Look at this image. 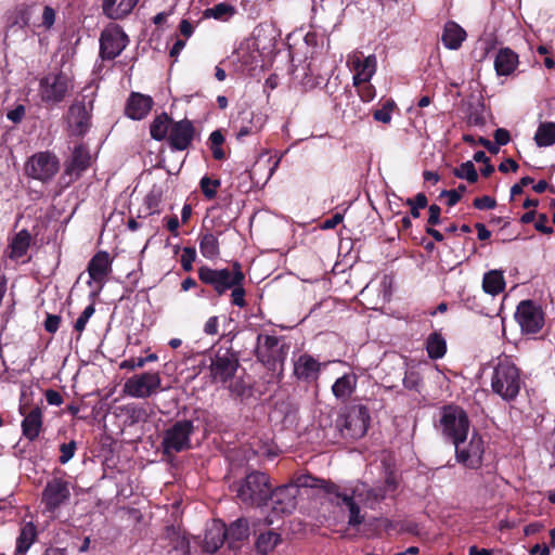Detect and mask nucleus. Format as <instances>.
Here are the masks:
<instances>
[{
  "label": "nucleus",
  "instance_id": "23",
  "mask_svg": "<svg viewBox=\"0 0 555 555\" xmlns=\"http://www.w3.org/2000/svg\"><path fill=\"white\" fill-rule=\"evenodd\" d=\"M153 100L149 95L132 93L127 102L126 114L134 120L144 118L151 111Z\"/></svg>",
  "mask_w": 555,
  "mask_h": 555
},
{
  "label": "nucleus",
  "instance_id": "47",
  "mask_svg": "<svg viewBox=\"0 0 555 555\" xmlns=\"http://www.w3.org/2000/svg\"><path fill=\"white\" fill-rule=\"evenodd\" d=\"M55 10L50 5H46L42 11L41 23L38 26L50 29L55 23Z\"/></svg>",
  "mask_w": 555,
  "mask_h": 555
},
{
  "label": "nucleus",
  "instance_id": "51",
  "mask_svg": "<svg viewBox=\"0 0 555 555\" xmlns=\"http://www.w3.org/2000/svg\"><path fill=\"white\" fill-rule=\"evenodd\" d=\"M391 107L392 103L386 104L383 108L377 109L374 113V118L383 124H388L391 120Z\"/></svg>",
  "mask_w": 555,
  "mask_h": 555
},
{
  "label": "nucleus",
  "instance_id": "42",
  "mask_svg": "<svg viewBox=\"0 0 555 555\" xmlns=\"http://www.w3.org/2000/svg\"><path fill=\"white\" fill-rule=\"evenodd\" d=\"M199 250L205 258H215L219 254V243L217 237L211 233L203 235L199 243Z\"/></svg>",
  "mask_w": 555,
  "mask_h": 555
},
{
  "label": "nucleus",
  "instance_id": "33",
  "mask_svg": "<svg viewBox=\"0 0 555 555\" xmlns=\"http://www.w3.org/2000/svg\"><path fill=\"white\" fill-rule=\"evenodd\" d=\"M170 125H172L171 119L166 113L156 116L150 127L151 137L157 141L164 140L169 135Z\"/></svg>",
  "mask_w": 555,
  "mask_h": 555
},
{
  "label": "nucleus",
  "instance_id": "62",
  "mask_svg": "<svg viewBox=\"0 0 555 555\" xmlns=\"http://www.w3.org/2000/svg\"><path fill=\"white\" fill-rule=\"evenodd\" d=\"M210 146H221L224 142V137L219 130H215L211 132L209 137Z\"/></svg>",
  "mask_w": 555,
  "mask_h": 555
},
{
  "label": "nucleus",
  "instance_id": "56",
  "mask_svg": "<svg viewBox=\"0 0 555 555\" xmlns=\"http://www.w3.org/2000/svg\"><path fill=\"white\" fill-rule=\"evenodd\" d=\"M218 327H219L218 317H211L206 321L205 326H204V332L207 335H217Z\"/></svg>",
  "mask_w": 555,
  "mask_h": 555
},
{
  "label": "nucleus",
  "instance_id": "31",
  "mask_svg": "<svg viewBox=\"0 0 555 555\" xmlns=\"http://www.w3.org/2000/svg\"><path fill=\"white\" fill-rule=\"evenodd\" d=\"M357 387V376L353 373L344 374L332 386V392L336 399L347 400Z\"/></svg>",
  "mask_w": 555,
  "mask_h": 555
},
{
  "label": "nucleus",
  "instance_id": "46",
  "mask_svg": "<svg viewBox=\"0 0 555 555\" xmlns=\"http://www.w3.org/2000/svg\"><path fill=\"white\" fill-rule=\"evenodd\" d=\"M94 311L95 309L93 305H89L88 307L85 308V310L81 312V314L76 320L74 325L77 332L81 333L86 328V325L89 319L94 314Z\"/></svg>",
  "mask_w": 555,
  "mask_h": 555
},
{
  "label": "nucleus",
  "instance_id": "52",
  "mask_svg": "<svg viewBox=\"0 0 555 555\" xmlns=\"http://www.w3.org/2000/svg\"><path fill=\"white\" fill-rule=\"evenodd\" d=\"M61 318L56 314H48L44 321V328L49 333H55L59 330Z\"/></svg>",
  "mask_w": 555,
  "mask_h": 555
},
{
  "label": "nucleus",
  "instance_id": "39",
  "mask_svg": "<svg viewBox=\"0 0 555 555\" xmlns=\"http://www.w3.org/2000/svg\"><path fill=\"white\" fill-rule=\"evenodd\" d=\"M36 539V527L31 522H27L21 530L17 538L16 550L20 553L26 552Z\"/></svg>",
  "mask_w": 555,
  "mask_h": 555
},
{
  "label": "nucleus",
  "instance_id": "53",
  "mask_svg": "<svg viewBox=\"0 0 555 555\" xmlns=\"http://www.w3.org/2000/svg\"><path fill=\"white\" fill-rule=\"evenodd\" d=\"M548 219L547 216L542 214L538 217V220L534 223V228L544 234L553 233V228L547 225Z\"/></svg>",
  "mask_w": 555,
  "mask_h": 555
},
{
  "label": "nucleus",
  "instance_id": "15",
  "mask_svg": "<svg viewBox=\"0 0 555 555\" xmlns=\"http://www.w3.org/2000/svg\"><path fill=\"white\" fill-rule=\"evenodd\" d=\"M238 367V360L230 349H218L211 359L210 374L215 382L225 383L231 379Z\"/></svg>",
  "mask_w": 555,
  "mask_h": 555
},
{
  "label": "nucleus",
  "instance_id": "32",
  "mask_svg": "<svg viewBox=\"0 0 555 555\" xmlns=\"http://www.w3.org/2000/svg\"><path fill=\"white\" fill-rule=\"evenodd\" d=\"M505 288V280L503 271L490 270L483 275L482 289L485 293L496 296L502 293Z\"/></svg>",
  "mask_w": 555,
  "mask_h": 555
},
{
  "label": "nucleus",
  "instance_id": "63",
  "mask_svg": "<svg viewBox=\"0 0 555 555\" xmlns=\"http://www.w3.org/2000/svg\"><path fill=\"white\" fill-rule=\"evenodd\" d=\"M180 33L189 38L193 34V26L188 20H182L179 25Z\"/></svg>",
  "mask_w": 555,
  "mask_h": 555
},
{
  "label": "nucleus",
  "instance_id": "6",
  "mask_svg": "<svg viewBox=\"0 0 555 555\" xmlns=\"http://www.w3.org/2000/svg\"><path fill=\"white\" fill-rule=\"evenodd\" d=\"M288 347L276 336L259 334L257 336L256 357L268 370L282 367Z\"/></svg>",
  "mask_w": 555,
  "mask_h": 555
},
{
  "label": "nucleus",
  "instance_id": "60",
  "mask_svg": "<svg viewBox=\"0 0 555 555\" xmlns=\"http://www.w3.org/2000/svg\"><path fill=\"white\" fill-rule=\"evenodd\" d=\"M427 197L423 193H418L414 199L409 198L406 204L413 205L414 207H417L420 209L425 208L427 206Z\"/></svg>",
  "mask_w": 555,
  "mask_h": 555
},
{
  "label": "nucleus",
  "instance_id": "48",
  "mask_svg": "<svg viewBox=\"0 0 555 555\" xmlns=\"http://www.w3.org/2000/svg\"><path fill=\"white\" fill-rule=\"evenodd\" d=\"M60 451H61V456H60L59 461L61 464H66L74 457V454L76 451V442L70 441L68 443L61 444Z\"/></svg>",
  "mask_w": 555,
  "mask_h": 555
},
{
  "label": "nucleus",
  "instance_id": "10",
  "mask_svg": "<svg viewBox=\"0 0 555 555\" xmlns=\"http://www.w3.org/2000/svg\"><path fill=\"white\" fill-rule=\"evenodd\" d=\"M298 493L299 488L296 485H285L273 490L270 494L273 515L266 517V525L271 526L276 517L291 514L296 508Z\"/></svg>",
  "mask_w": 555,
  "mask_h": 555
},
{
  "label": "nucleus",
  "instance_id": "24",
  "mask_svg": "<svg viewBox=\"0 0 555 555\" xmlns=\"http://www.w3.org/2000/svg\"><path fill=\"white\" fill-rule=\"evenodd\" d=\"M139 0H103L102 10L111 20H120L131 13Z\"/></svg>",
  "mask_w": 555,
  "mask_h": 555
},
{
  "label": "nucleus",
  "instance_id": "1",
  "mask_svg": "<svg viewBox=\"0 0 555 555\" xmlns=\"http://www.w3.org/2000/svg\"><path fill=\"white\" fill-rule=\"evenodd\" d=\"M490 385L493 393L502 400H515L522 386L519 369L509 358H499L493 367Z\"/></svg>",
  "mask_w": 555,
  "mask_h": 555
},
{
  "label": "nucleus",
  "instance_id": "13",
  "mask_svg": "<svg viewBox=\"0 0 555 555\" xmlns=\"http://www.w3.org/2000/svg\"><path fill=\"white\" fill-rule=\"evenodd\" d=\"M128 36L118 25H109L100 37V55L103 60H114L127 47Z\"/></svg>",
  "mask_w": 555,
  "mask_h": 555
},
{
  "label": "nucleus",
  "instance_id": "19",
  "mask_svg": "<svg viewBox=\"0 0 555 555\" xmlns=\"http://www.w3.org/2000/svg\"><path fill=\"white\" fill-rule=\"evenodd\" d=\"M349 63L354 72L353 86L356 87L369 82L376 72L377 62L373 54L361 59L359 54L354 53L349 56Z\"/></svg>",
  "mask_w": 555,
  "mask_h": 555
},
{
  "label": "nucleus",
  "instance_id": "40",
  "mask_svg": "<svg viewBox=\"0 0 555 555\" xmlns=\"http://www.w3.org/2000/svg\"><path fill=\"white\" fill-rule=\"evenodd\" d=\"M280 535L274 531H268L266 533H261L256 542L257 551L266 555L271 552L276 544L279 543Z\"/></svg>",
  "mask_w": 555,
  "mask_h": 555
},
{
  "label": "nucleus",
  "instance_id": "4",
  "mask_svg": "<svg viewBox=\"0 0 555 555\" xmlns=\"http://www.w3.org/2000/svg\"><path fill=\"white\" fill-rule=\"evenodd\" d=\"M369 424V410L362 404L344 408L336 421L341 435L351 439L362 438L367 431Z\"/></svg>",
  "mask_w": 555,
  "mask_h": 555
},
{
  "label": "nucleus",
  "instance_id": "12",
  "mask_svg": "<svg viewBox=\"0 0 555 555\" xmlns=\"http://www.w3.org/2000/svg\"><path fill=\"white\" fill-rule=\"evenodd\" d=\"M453 444L459 463L472 469H477L481 466L485 449L483 440L478 434L474 433L469 441L463 438Z\"/></svg>",
  "mask_w": 555,
  "mask_h": 555
},
{
  "label": "nucleus",
  "instance_id": "49",
  "mask_svg": "<svg viewBox=\"0 0 555 555\" xmlns=\"http://www.w3.org/2000/svg\"><path fill=\"white\" fill-rule=\"evenodd\" d=\"M244 296H245V291H244L242 284H236V285L232 286L231 297H232L233 305H235L237 307H244L246 304Z\"/></svg>",
  "mask_w": 555,
  "mask_h": 555
},
{
  "label": "nucleus",
  "instance_id": "20",
  "mask_svg": "<svg viewBox=\"0 0 555 555\" xmlns=\"http://www.w3.org/2000/svg\"><path fill=\"white\" fill-rule=\"evenodd\" d=\"M194 137V127L188 119L173 122L170 128L168 141L170 146L178 151L186 150Z\"/></svg>",
  "mask_w": 555,
  "mask_h": 555
},
{
  "label": "nucleus",
  "instance_id": "38",
  "mask_svg": "<svg viewBox=\"0 0 555 555\" xmlns=\"http://www.w3.org/2000/svg\"><path fill=\"white\" fill-rule=\"evenodd\" d=\"M396 482L392 478H387L385 487H378V488H369L365 485V491H364V502L366 504H373L376 502H379L386 496L387 490H395Z\"/></svg>",
  "mask_w": 555,
  "mask_h": 555
},
{
  "label": "nucleus",
  "instance_id": "59",
  "mask_svg": "<svg viewBox=\"0 0 555 555\" xmlns=\"http://www.w3.org/2000/svg\"><path fill=\"white\" fill-rule=\"evenodd\" d=\"M429 217H428V223L431 225H436L440 222V207L438 205H430L429 206Z\"/></svg>",
  "mask_w": 555,
  "mask_h": 555
},
{
  "label": "nucleus",
  "instance_id": "55",
  "mask_svg": "<svg viewBox=\"0 0 555 555\" xmlns=\"http://www.w3.org/2000/svg\"><path fill=\"white\" fill-rule=\"evenodd\" d=\"M25 115V107L24 105H17L14 109H11L8 112L7 117L11 121L17 124L20 122Z\"/></svg>",
  "mask_w": 555,
  "mask_h": 555
},
{
  "label": "nucleus",
  "instance_id": "26",
  "mask_svg": "<svg viewBox=\"0 0 555 555\" xmlns=\"http://www.w3.org/2000/svg\"><path fill=\"white\" fill-rule=\"evenodd\" d=\"M249 537V526L245 518H240L227 528V543L231 550H237L241 543Z\"/></svg>",
  "mask_w": 555,
  "mask_h": 555
},
{
  "label": "nucleus",
  "instance_id": "34",
  "mask_svg": "<svg viewBox=\"0 0 555 555\" xmlns=\"http://www.w3.org/2000/svg\"><path fill=\"white\" fill-rule=\"evenodd\" d=\"M534 141L540 147L555 144V122H542L534 134Z\"/></svg>",
  "mask_w": 555,
  "mask_h": 555
},
{
  "label": "nucleus",
  "instance_id": "36",
  "mask_svg": "<svg viewBox=\"0 0 555 555\" xmlns=\"http://www.w3.org/2000/svg\"><path fill=\"white\" fill-rule=\"evenodd\" d=\"M426 350L431 359L442 358L447 351L444 338L438 333L430 334L427 338Z\"/></svg>",
  "mask_w": 555,
  "mask_h": 555
},
{
  "label": "nucleus",
  "instance_id": "61",
  "mask_svg": "<svg viewBox=\"0 0 555 555\" xmlns=\"http://www.w3.org/2000/svg\"><path fill=\"white\" fill-rule=\"evenodd\" d=\"M517 169L518 164L512 158H507L505 162L499 165V170L501 172H507L508 170L516 171Z\"/></svg>",
  "mask_w": 555,
  "mask_h": 555
},
{
  "label": "nucleus",
  "instance_id": "64",
  "mask_svg": "<svg viewBox=\"0 0 555 555\" xmlns=\"http://www.w3.org/2000/svg\"><path fill=\"white\" fill-rule=\"evenodd\" d=\"M479 143L486 147L491 154H498L500 151V147L496 145V143L491 142L490 140L486 138H479Z\"/></svg>",
  "mask_w": 555,
  "mask_h": 555
},
{
  "label": "nucleus",
  "instance_id": "58",
  "mask_svg": "<svg viewBox=\"0 0 555 555\" xmlns=\"http://www.w3.org/2000/svg\"><path fill=\"white\" fill-rule=\"evenodd\" d=\"M440 196L448 197L447 204L450 207L454 206L461 199V193L454 190H444L440 193Z\"/></svg>",
  "mask_w": 555,
  "mask_h": 555
},
{
  "label": "nucleus",
  "instance_id": "35",
  "mask_svg": "<svg viewBox=\"0 0 555 555\" xmlns=\"http://www.w3.org/2000/svg\"><path fill=\"white\" fill-rule=\"evenodd\" d=\"M30 234L26 230L20 231L11 242V258H21L23 257L30 244Z\"/></svg>",
  "mask_w": 555,
  "mask_h": 555
},
{
  "label": "nucleus",
  "instance_id": "16",
  "mask_svg": "<svg viewBox=\"0 0 555 555\" xmlns=\"http://www.w3.org/2000/svg\"><path fill=\"white\" fill-rule=\"evenodd\" d=\"M515 318L521 331L527 334L539 332L544 322L541 309L530 300H524L518 305Z\"/></svg>",
  "mask_w": 555,
  "mask_h": 555
},
{
  "label": "nucleus",
  "instance_id": "14",
  "mask_svg": "<svg viewBox=\"0 0 555 555\" xmlns=\"http://www.w3.org/2000/svg\"><path fill=\"white\" fill-rule=\"evenodd\" d=\"M162 385L158 373L147 372L128 378L124 384V392L133 398H147L156 392Z\"/></svg>",
  "mask_w": 555,
  "mask_h": 555
},
{
  "label": "nucleus",
  "instance_id": "43",
  "mask_svg": "<svg viewBox=\"0 0 555 555\" xmlns=\"http://www.w3.org/2000/svg\"><path fill=\"white\" fill-rule=\"evenodd\" d=\"M453 175L459 179H465L469 183L478 180V173L472 160L461 164L460 167L453 169Z\"/></svg>",
  "mask_w": 555,
  "mask_h": 555
},
{
  "label": "nucleus",
  "instance_id": "57",
  "mask_svg": "<svg viewBox=\"0 0 555 555\" xmlns=\"http://www.w3.org/2000/svg\"><path fill=\"white\" fill-rule=\"evenodd\" d=\"M46 399L47 402L51 405L59 406L63 403V398L60 395V392L53 389H49L46 391Z\"/></svg>",
  "mask_w": 555,
  "mask_h": 555
},
{
  "label": "nucleus",
  "instance_id": "5",
  "mask_svg": "<svg viewBox=\"0 0 555 555\" xmlns=\"http://www.w3.org/2000/svg\"><path fill=\"white\" fill-rule=\"evenodd\" d=\"M439 428L453 443L467 438L469 420L466 412L457 405H444L440 411Z\"/></svg>",
  "mask_w": 555,
  "mask_h": 555
},
{
  "label": "nucleus",
  "instance_id": "25",
  "mask_svg": "<svg viewBox=\"0 0 555 555\" xmlns=\"http://www.w3.org/2000/svg\"><path fill=\"white\" fill-rule=\"evenodd\" d=\"M91 163L89 151L83 145H78L74 149L72 158L66 166V173L78 178Z\"/></svg>",
  "mask_w": 555,
  "mask_h": 555
},
{
  "label": "nucleus",
  "instance_id": "11",
  "mask_svg": "<svg viewBox=\"0 0 555 555\" xmlns=\"http://www.w3.org/2000/svg\"><path fill=\"white\" fill-rule=\"evenodd\" d=\"M59 159L51 152H39L33 155L25 165L28 177L47 182L59 171Z\"/></svg>",
  "mask_w": 555,
  "mask_h": 555
},
{
  "label": "nucleus",
  "instance_id": "3",
  "mask_svg": "<svg viewBox=\"0 0 555 555\" xmlns=\"http://www.w3.org/2000/svg\"><path fill=\"white\" fill-rule=\"evenodd\" d=\"M237 498L246 505H262L271 491L269 477L264 473L253 472L235 488Z\"/></svg>",
  "mask_w": 555,
  "mask_h": 555
},
{
  "label": "nucleus",
  "instance_id": "2",
  "mask_svg": "<svg viewBox=\"0 0 555 555\" xmlns=\"http://www.w3.org/2000/svg\"><path fill=\"white\" fill-rule=\"evenodd\" d=\"M73 78L64 72H51L39 81L38 95L48 106L56 105L70 95Z\"/></svg>",
  "mask_w": 555,
  "mask_h": 555
},
{
  "label": "nucleus",
  "instance_id": "7",
  "mask_svg": "<svg viewBox=\"0 0 555 555\" xmlns=\"http://www.w3.org/2000/svg\"><path fill=\"white\" fill-rule=\"evenodd\" d=\"M193 422L181 420L168 427L163 435L162 448L166 455L183 452L191 448V436L194 433Z\"/></svg>",
  "mask_w": 555,
  "mask_h": 555
},
{
  "label": "nucleus",
  "instance_id": "17",
  "mask_svg": "<svg viewBox=\"0 0 555 555\" xmlns=\"http://www.w3.org/2000/svg\"><path fill=\"white\" fill-rule=\"evenodd\" d=\"M87 271L90 276L88 285L91 286L93 283L98 285L95 292L92 293L93 296H96L103 288L106 276L112 271L109 255L106 251L96 253L89 261Z\"/></svg>",
  "mask_w": 555,
  "mask_h": 555
},
{
  "label": "nucleus",
  "instance_id": "21",
  "mask_svg": "<svg viewBox=\"0 0 555 555\" xmlns=\"http://www.w3.org/2000/svg\"><path fill=\"white\" fill-rule=\"evenodd\" d=\"M68 128L74 135H83L90 128V113L81 102L73 103L67 114Z\"/></svg>",
  "mask_w": 555,
  "mask_h": 555
},
{
  "label": "nucleus",
  "instance_id": "45",
  "mask_svg": "<svg viewBox=\"0 0 555 555\" xmlns=\"http://www.w3.org/2000/svg\"><path fill=\"white\" fill-rule=\"evenodd\" d=\"M196 258V250L194 247H184L181 255V266L184 271L190 272L193 269V262Z\"/></svg>",
  "mask_w": 555,
  "mask_h": 555
},
{
  "label": "nucleus",
  "instance_id": "28",
  "mask_svg": "<svg viewBox=\"0 0 555 555\" xmlns=\"http://www.w3.org/2000/svg\"><path fill=\"white\" fill-rule=\"evenodd\" d=\"M321 364L311 356L302 354L295 363V375L300 379H315Z\"/></svg>",
  "mask_w": 555,
  "mask_h": 555
},
{
  "label": "nucleus",
  "instance_id": "41",
  "mask_svg": "<svg viewBox=\"0 0 555 555\" xmlns=\"http://www.w3.org/2000/svg\"><path fill=\"white\" fill-rule=\"evenodd\" d=\"M124 411L130 425L144 423L150 418V412L144 405L128 404Z\"/></svg>",
  "mask_w": 555,
  "mask_h": 555
},
{
  "label": "nucleus",
  "instance_id": "22",
  "mask_svg": "<svg viewBox=\"0 0 555 555\" xmlns=\"http://www.w3.org/2000/svg\"><path fill=\"white\" fill-rule=\"evenodd\" d=\"M227 528L220 520H215L206 529L203 540V550L207 553H215L227 541Z\"/></svg>",
  "mask_w": 555,
  "mask_h": 555
},
{
  "label": "nucleus",
  "instance_id": "54",
  "mask_svg": "<svg viewBox=\"0 0 555 555\" xmlns=\"http://www.w3.org/2000/svg\"><path fill=\"white\" fill-rule=\"evenodd\" d=\"M494 141L496 145L500 147L501 145H506L509 140L511 135L509 132L504 128H499L494 131Z\"/></svg>",
  "mask_w": 555,
  "mask_h": 555
},
{
  "label": "nucleus",
  "instance_id": "44",
  "mask_svg": "<svg viewBox=\"0 0 555 555\" xmlns=\"http://www.w3.org/2000/svg\"><path fill=\"white\" fill-rule=\"evenodd\" d=\"M219 185V180H211L208 177H203L201 180L202 192L208 199H212L216 196Z\"/></svg>",
  "mask_w": 555,
  "mask_h": 555
},
{
  "label": "nucleus",
  "instance_id": "30",
  "mask_svg": "<svg viewBox=\"0 0 555 555\" xmlns=\"http://www.w3.org/2000/svg\"><path fill=\"white\" fill-rule=\"evenodd\" d=\"M466 38V31L456 23L448 22L444 25L442 34V42L446 48L450 50H456L461 47L462 42Z\"/></svg>",
  "mask_w": 555,
  "mask_h": 555
},
{
  "label": "nucleus",
  "instance_id": "27",
  "mask_svg": "<svg viewBox=\"0 0 555 555\" xmlns=\"http://www.w3.org/2000/svg\"><path fill=\"white\" fill-rule=\"evenodd\" d=\"M518 64V55L508 48L501 49L494 60V68L498 75L512 74Z\"/></svg>",
  "mask_w": 555,
  "mask_h": 555
},
{
  "label": "nucleus",
  "instance_id": "8",
  "mask_svg": "<svg viewBox=\"0 0 555 555\" xmlns=\"http://www.w3.org/2000/svg\"><path fill=\"white\" fill-rule=\"evenodd\" d=\"M323 482H324V486H323L324 490L328 494H333L338 500L337 504H344L348 508V512H349L348 524L351 527H357V526L361 525L364 521V515L361 514L359 504L360 503L366 504L364 502L365 485L364 483L357 485L353 488L352 493L347 494V493H341L339 491V487L336 486L335 483L326 482V481H323Z\"/></svg>",
  "mask_w": 555,
  "mask_h": 555
},
{
  "label": "nucleus",
  "instance_id": "29",
  "mask_svg": "<svg viewBox=\"0 0 555 555\" xmlns=\"http://www.w3.org/2000/svg\"><path fill=\"white\" fill-rule=\"evenodd\" d=\"M42 428V412L39 408L33 409L25 415L22 422L23 435L30 441H34Z\"/></svg>",
  "mask_w": 555,
  "mask_h": 555
},
{
  "label": "nucleus",
  "instance_id": "9",
  "mask_svg": "<svg viewBox=\"0 0 555 555\" xmlns=\"http://www.w3.org/2000/svg\"><path fill=\"white\" fill-rule=\"evenodd\" d=\"M198 276L203 283L212 285L218 295L224 294L233 285L242 284L245 275L240 263L233 264V271L229 269L215 270L208 267L198 269Z\"/></svg>",
  "mask_w": 555,
  "mask_h": 555
},
{
  "label": "nucleus",
  "instance_id": "37",
  "mask_svg": "<svg viewBox=\"0 0 555 555\" xmlns=\"http://www.w3.org/2000/svg\"><path fill=\"white\" fill-rule=\"evenodd\" d=\"M235 8L229 3H218L212 8H208L203 12L205 18H215L219 21H228L235 14Z\"/></svg>",
  "mask_w": 555,
  "mask_h": 555
},
{
  "label": "nucleus",
  "instance_id": "50",
  "mask_svg": "<svg viewBox=\"0 0 555 555\" xmlns=\"http://www.w3.org/2000/svg\"><path fill=\"white\" fill-rule=\"evenodd\" d=\"M495 206H496L495 199L488 195L477 197L474 199V207L477 209H480V210L493 209Z\"/></svg>",
  "mask_w": 555,
  "mask_h": 555
},
{
  "label": "nucleus",
  "instance_id": "18",
  "mask_svg": "<svg viewBox=\"0 0 555 555\" xmlns=\"http://www.w3.org/2000/svg\"><path fill=\"white\" fill-rule=\"evenodd\" d=\"M69 496V483L64 479L53 478L42 492V502L47 509L52 512L65 503Z\"/></svg>",
  "mask_w": 555,
  "mask_h": 555
}]
</instances>
